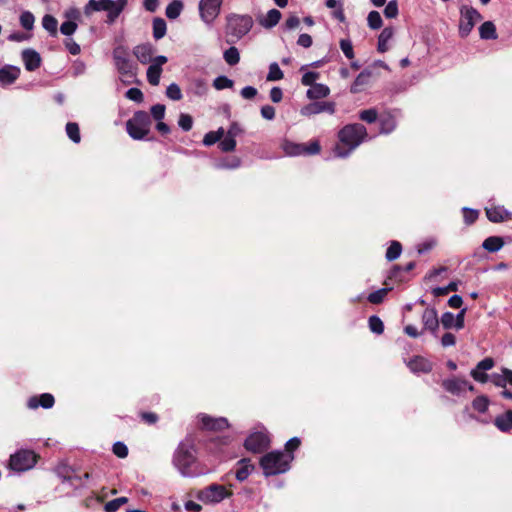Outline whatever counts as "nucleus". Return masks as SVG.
I'll use <instances>...</instances> for the list:
<instances>
[{
  "label": "nucleus",
  "mask_w": 512,
  "mask_h": 512,
  "mask_svg": "<svg viewBox=\"0 0 512 512\" xmlns=\"http://www.w3.org/2000/svg\"><path fill=\"white\" fill-rule=\"evenodd\" d=\"M368 324H369V328L370 330L375 333V334H382L383 331H384V324L382 322V320L376 316V315H372L369 317V320H368Z\"/></svg>",
  "instance_id": "obj_43"
},
{
  "label": "nucleus",
  "mask_w": 512,
  "mask_h": 512,
  "mask_svg": "<svg viewBox=\"0 0 512 512\" xmlns=\"http://www.w3.org/2000/svg\"><path fill=\"white\" fill-rule=\"evenodd\" d=\"M155 52V48L150 43H144L137 45L133 49V54L138 59V61L142 64H147L153 62V55Z\"/></svg>",
  "instance_id": "obj_19"
},
{
  "label": "nucleus",
  "mask_w": 512,
  "mask_h": 512,
  "mask_svg": "<svg viewBox=\"0 0 512 512\" xmlns=\"http://www.w3.org/2000/svg\"><path fill=\"white\" fill-rule=\"evenodd\" d=\"M53 405H54V397H53V395H51L49 393L41 394L39 397L38 396L30 397L27 402V406L30 409H36L40 406L45 409H49Z\"/></svg>",
  "instance_id": "obj_23"
},
{
  "label": "nucleus",
  "mask_w": 512,
  "mask_h": 512,
  "mask_svg": "<svg viewBox=\"0 0 512 512\" xmlns=\"http://www.w3.org/2000/svg\"><path fill=\"white\" fill-rule=\"evenodd\" d=\"M367 23H368V26L373 30H377V29L381 28L383 21H382L380 13L378 11L369 12V14L367 16Z\"/></svg>",
  "instance_id": "obj_42"
},
{
  "label": "nucleus",
  "mask_w": 512,
  "mask_h": 512,
  "mask_svg": "<svg viewBox=\"0 0 512 512\" xmlns=\"http://www.w3.org/2000/svg\"><path fill=\"white\" fill-rule=\"evenodd\" d=\"M489 400L486 396H479L472 402V406L480 413H484L488 409Z\"/></svg>",
  "instance_id": "obj_52"
},
{
  "label": "nucleus",
  "mask_w": 512,
  "mask_h": 512,
  "mask_svg": "<svg viewBox=\"0 0 512 512\" xmlns=\"http://www.w3.org/2000/svg\"><path fill=\"white\" fill-rule=\"evenodd\" d=\"M293 459V454L282 451H272L261 458L260 465L266 476H272L288 471Z\"/></svg>",
  "instance_id": "obj_4"
},
{
  "label": "nucleus",
  "mask_w": 512,
  "mask_h": 512,
  "mask_svg": "<svg viewBox=\"0 0 512 512\" xmlns=\"http://www.w3.org/2000/svg\"><path fill=\"white\" fill-rule=\"evenodd\" d=\"M359 118L362 121L373 123L377 120V111L375 109L363 110L360 112Z\"/></svg>",
  "instance_id": "obj_61"
},
{
  "label": "nucleus",
  "mask_w": 512,
  "mask_h": 512,
  "mask_svg": "<svg viewBox=\"0 0 512 512\" xmlns=\"http://www.w3.org/2000/svg\"><path fill=\"white\" fill-rule=\"evenodd\" d=\"M487 218L494 223L505 220L509 213L506 209L500 206L489 207L485 209Z\"/></svg>",
  "instance_id": "obj_27"
},
{
  "label": "nucleus",
  "mask_w": 512,
  "mask_h": 512,
  "mask_svg": "<svg viewBox=\"0 0 512 512\" xmlns=\"http://www.w3.org/2000/svg\"><path fill=\"white\" fill-rule=\"evenodd\" d=\"M234 82L226 76H218L213 81V86L216 90H223L226 88H232Z\"/></svg>",
  "instance_id": "obj_47"
},
{
  "label": "nucleus",
  "mask_w": 512,
  "mask_h": 512,
  "mask_svg": "<svg viewBox=\"0 0 512 512\" xmlns=\"http://www.w3.org/2000/svg\"><path fill=\"white\" fill-rule=\"evenodd\" d=\"M22 60L27 71H35L41 65V56L34 49H24L21 53Z\"/></svg>",
  "instance_id": "obj_18"
},
{
  "label": "nucleus",
  "mask_w": 512,
  "mask_h": 512,
  "mask_svg": "<svg viewBox=\"0 0 512 512\" xmlns=\"http://www.w3.org/2000/svg\"><path fill=\"white\" fill-rule=\"evenodd\" d=\"M443 388L453 394V395H461L467 390L473 391L474 387L467 380L464 379H446L442 383Z\"/></svg>",
  "instance_id": "obj_16"
},
{
  "label": "nucleus",
  "mask_w": 512,
  "mask_h": 512,
  "mask_svg": "<svg viewBox=\"0 0 512 512\" xmlns=\"http://www.w3.org/2000/svg\"><path fill=\"white\" fill-rule=\"evenodd\" d=\"M402 252V246L398 241H392L386 251V259L388 261L396 260Z\"/></svg>",
  "instance_id": "obj_40"
},
{
  "label": "nucleus",
  "mask_w": 512,
  "mask_h": 512,
  "mask_svg": "<svg viewBox=\"0 0 512 512\" xmlns=\"http://www.w3.org/2000/svg\"><path fill=\"white\" fill-rule=\"evenodd\" d=\"M330 94V89L327 85L316 83L312 85L306 92V95L311 100L325 98Z\"/></svg>",
  "instance_id": "obj_26"
},
{
  "label": "nucleus",
  "mask_w": 512,
  "mask_h": 512,
  "mask_svg": "<svg viewBox=\"0 0 512 512\" xmlns=\"http://www.w3.org/2000/svg\"><path fill=\"white\" fill-rule=\"evenodd\" d=\"M113 453L119 458H125L128 455V448L123 442H116L113 445Z\"/></svg>",
  "instance_id": "obj_63"
},
{
  "label": "nucleus",
  "mask_w": 512,
  "mask_h": 512,
  "mask_svg": "<svg viewBox=\"0 0 512 512\" xmlns=\"http://www.w3.org/2000/svg\"><path fill=\"white\" fill-rule=\"evenodd\" d=\"M66 133L67 136L72 140L74 143H79L81 140L80 136V130L79 126L75 122H69L66 124Z\"/></svg>",
  "instance_id": "obj_41"
},
{
  "label": "nucleus",
  "mask_w": 512,
  "mask_h": 512,
  "mask_svg": "<svg viewBox=\"0 0 512 512\" xmlns=\"http://www.w3.org/2000/svg\"><path fill=\"white\" fill-rule=\"evenodd\" d=\"M340 48L344 55L348 59L354 58V51H353V45L352 42L349 39H341L340 40Z\"/></svg>",
  "instance_id": "obj_59"
},
{
  "label": "nucleus",
  "mask_w": 512,
  "mask_h": 512,
  "mask_svg": "<svg viewBox=\"0 0 512 512\" xmlns=\"http://www.w3.org/2000/svg\"><path fill=\"white\" fill-rule=\"evenodd\" d=\"M230 495L223 485L211 484L199 491L198 499L204 503H219Z\"/></svg>",
  "instance_id": "obj_10"
},
{
  "label": "nucleus",
  "mask_w": 512,
  "mask_h": 512,
  "mask_svg": "<svg viewBox=\"0 0 512 512\" xmlns=\"http://www.w3.org/2000/svg\"><path fill=\"white\" fill-rule=\"evenodd\" d=\"M224 60L227 64L234 66L240 61V54L236 47L232 46L228 48L223 54Z\"/></svg>",
  "instance_id": "obj_39"
},
{
  "label": "nucleus",
  "mask_w": 512,
  "mask_h": 512,
  "mask_svg": "<svg viewBox=\"0 0 512 512\" xmlns=\"http://www.w3.org/2000/svg\"><path fill=\"white\" fill-rule=\"evenodd\" d=\"M21 70L17 66L5 65L0 68V83L2 85L13 84L20 76Z\"/></svg>",
  "instance_id": "obj_22"
},
{
  "label": "nucleus",
  "mask_w": 512,
  "mask_h": 512,
  "mask_svg": "<svg viewBox=\"0 0 512 512\" xmlns=\"http://www.w3.org/2000/svg\"><path fill=\"white\" fill-rule=\"evenodd\" d=\"M223 135H224L223 128H219L217 131H210L205 134V136L203 138V144L205 146H211V145L215 144L216 142L220 141L221 138L223 137Z\"/></svg>",
  "instance_id": "obj_38"
},
{
  "label": "nucleus",
  "mask_w": 512,
  "mask_h": 512,
  "mask_svg": "<svg viewBox=\"0 0 512 512\" xmlns=\"http://www.w3.org/2000/svg\"><path fill=\"white\" fill-rule=\"evenodd\" d=\"M322 112H327L329 114L335 113V103L334 102H313L305 105L301 108L300 114L302 116H311L320 114Z\"/></svg>",
  "instance_id": "obj_14"
},
{
  "label": "nucleus",
  "mask_w": 512,
  "mask_h": 512,
  "mask_svg": "<svg viewBox=\"0 0 512 512\" xmlns=\"http://www.w3.org/2000/svg\"><path fill=\"white\" fill-rule=\"evenodd\" d=\"M479 35L483 40H492L497 38L496 27L493 22L486 21L479 27Z\"/></svg>",
  "instance_id": "obj_32"
},
{
  "label": "nucleus",
  "mask_w": 512,
  "mask_h": 512,
  "mask_svg": "<svg viewBox=\"0 0 512 512\" xmlns=\"http://www.w3.org/2000/svg\"><path fill=\"white\" fill-rule=\"evenodd\" d=\"M503 245L504 240L502 237L499 236H490L486 238L482 243V247L490 253H495L499 251L503 247Z\"/></svg>",
  "instance_id": "obj_28"
},
{
  "label": "nucleus",
  "mask_w": 512,
  "mask_h": 512,
  "mask_svg": "<svg viewBox=\"0 0 512 512\" xmlns=\"http://www.w3.org/2000/svg\"><path fill=\"white\" fill-rule=\"evenodd\" d=\"M128 0H89L84 6V14L92 15L94 12H107L105 23L112 25L124 11Z\"/></svg>",
  "instance_id": "obj_3"
},
{
  "label": "nucleus",
  "mask_w": 512,
  "mask_h": 512,
  "mask_svg": "<svg viewBox=\"0 0 512 512\" xmlns=\"http://www.w3.org/2000/svg\"><path fill=\"white\" fill-rule=\"evenodd\" d=\"M372 76V72L368 69L363 70L355 79L353 84L351 85L350 91L351 93H359L363 90V88L368 85L370 78Z\"/></svg>",
  "instance_id": "obj_25"
},
{
  "label": "nucleus",
  "mask_w": 512,
  "mask_h": 512,
  "mask_svg": "<svg viewBox=\"0 0 512 512\" xmlns=\"http://www.w3.org/2000/svg\"><path fill=\"white\" fill-rule=\"evenodd\" d=\"M282 148L288 156H299L305 153V144H297L290 141H285L282 144Z\"/></svg>",
  "instance_id": "obj_34"
},
{
  "label": "nucleus",
  "mask_w": 512,
  "mask_h": 512,
  "mask_svg": "<svg viewBox=\"0 0 512 512\" xmlns=\"http://www.w3.org/2000/svg\"><path fill=\"white\" fill-rule=\"evenodd\" d=\"M38 456L32 450L21 449L10 456L9 468L16 472L32 469L37 463Z\"/></svg>",
  "instance_id": "obj_9"
},
{
  "label": "nucleus",
  "mask_w": 512,
  "mask_h": 512,
  "mask_svg": "<svg viewBox=\"0 0 512 512\" xmlns=\"http://www.w3.org/2000/svg\"><path fill=\"white\" fill-rule=\"evenodd\" d=\"M42 26L43 28L50 34L52 37H56L58 34V21L57 19L50 15L46 14L42 18Z\"/></svg>",
  "instance_id": "obj_33"
},
{
  "label": "nucleus",
  "mask_w": 512,
  "mask_h": 512,
  "mask_svg": "<svg viewBox=\"0 0 512 512\" xmlns=\"http://www.w3.org/2000/svg\"><path fill=\"white\" fill-rule=\"evenodd\" d=\"M462 211H463L464 221L467 225L473 224L479 216L478 210H474V209H471L468 207H464L462 209Z\"/></svg>",
  "instance_id": "obj_54"
},
{
  "label": "nucleus",
  "mask_w": 512,
  "mask_h": 512,
  "mask_svg": "<svg viewBox=\"0 0 512 512\" xmlns=\"http://www.w3.org/2000/svg\"><path fill=\"white\" fill-rule=\"evenodd\" d=\"M192 91L197 96H204L208 91V86L203 79H194L192 82Z\"/></svg>",
  "instance_id": "obj_46"
},
{
  "label": "nucleus",
  "mask_w": 512,
  "mask_h": 512,
  "mask_svg": "<svg viewBox=\"0 0 512 512\" xmlns=\"http://www.w3.org/2000/svg\"><path fill=\"white\" fill-rule=\"evenodd\" d=\"M236 147V140L228 135H225V137L220 140L219 148L223 152H230L233 151Z\"/></svg>",
  "instance_id": "obj_51"
},
{
  "label": "nucleus",
  "mask_w": 512,
  "mask_h": 512,
  "mask_svg": "<svg viewBox=\"0 0 512 512\" xmlns=\"http://www.w3.org/2000/svg\"><path fill=\"white\" fill-rule=\"evenodd\" d=\"M390 288H381L377 291H374L368 295V301L372 304H379L381 303L385 296L387 295Z\"/></svg>",
  "instance_id": "obj_49"
},
{
  "label": "nucleus",
  "mask_w": 512,
  "mask_h": 512,
  "mask_svg": "<svg viewBox=\"0 0 512 512\" xmlns=\"http://www.w3.org/2000/svg\"><path fill=\"white\" fill-rule=\"evenodd\" d=\"M202 427L208 430L218 431L228 427V421L224 417L213 418L206 414L199 415Z\"/></svg>",
  "instance_id": "obj_20"
},
{
  "label": "nucleus",
  "mask_w": 512,
  "mask_h": 512,
  "mask_svg": "<svg viewBox=\"0 0 512 512\" xmlns=\"http://www.w3.org/2000/svg\"><path fill=\"white\" fill-rule=\"evenodd\" d=\"M396 127L395 118L390 115H384L380 118V132L384 134L391 133Z\"/></svg>",
  "instance_id": "obj_36"
},
{
  "label": "nucleus",
  "mask_w": 512,
  "mask_h": 512,
  "mask_svg": "<svg viewBox=\"0 0 512 512\" xmlns=\"http://www.w3.org/2000/svg\"><path fill=\"white\" fill-rule=\"evenodd\" d=\"M495 426L502 432H509L512 429V410H507L504 415L496 417Z\"/></svg>",
  "instance_id": "obj_31"
},
{
  "label": "nucleus",
  "mask_w": 512,
  "mask_h": 512,
  "mask_svg": "<svg viewBox=\"0 0 512 512\" xmlns=\"http://www.w3.org/2000/svg\"><path fill=\"white\" fill-rule=\"evenodd\" d=\"M128 502L127 497H119L107 502L104 506L106 512H116L122 505Z\"/></svg>",
  "instance_id": "obj_45"
},
{
  "label": "nucleus",
  "mask_w": 512,
  "mask_h": 512,
  "mask_svg": "<svg viewBox=\"0 0 512 512\" xmlns=\"http://www.w3.org/2000/svg\"><path fill=\"white\" fill-rule=\"evenodd\" d=\"M245 448L254 453H260L269 445V437L264 432H254L245 440Z\"/></svg>",
  "instance_id": "obj_12"
},
{
  "label": "nucleus",
  "mask_w": 512,
  "mask_h": 512,
  "mask_svg": "<svg viewBox=\"0 0 512 512\" xmlns=\"http://www.w3.org/2000/svg\"><path fill=\"white\" fill-rule=\"evenodd\" d=\"M408 367L414 373L423 372L428 373L432 370V364L427 359L417 356L409 361Z\"/></svg>",
  "instance_id": "obj_24"
},
{
  "label": "nucleus",
  "mask_w": 512,
  "mask_h": 512,
  "mask_svg": "<svg viewBox=\"0 0 512 512\" xmlns=\"http://www.w3.org/2000/svg\"><path fill=\"white\" fill-rule=\"evenodd\" d=\"M394 30L392 27H386L382 30L378 37L377 49L379 52L384 53L388 50V42L393 37Z\"/></svg>",
  "instance_id": "obj_30"
},
{
  "label": "nucleus",
  "mask_w": 512,
  "mask_h": 512,
  "mask_svg": "<svg viewBox=\"0 0 512 512\" xmlns=\"http://www.w3.org/2000/svg\"><path fill=\"white\" fill-rule=\"evenodd\" d=\"M35 17L30 11H24L20 15V24L26 30H32L34 27Z\"/></svg>",
  "instance_id": "obj_44"
},
{
  "label": "nucleus",
  "mask_w": 512,
  "mask_h": 512,
  "mask_svg": "<svg viewBox=\"0 0 512 512\" xmlns=\"http://www.w3.org/2000/svg\"><path fill=\"white\" fill-rule=\"evenodd\" d=\"M367 130L359 123L348 124L338 133L339 144L334 148V155L338 158L348 157L366 138Z\"/></svg>",
  "instance_id": "obj_1"
},
{
  "label": "nucleus",
  "mask_w": 512,
  "mask_h": 512,
  "mask_svg": "<svg viewBox=\"0 0 512 512\" xmlns=\"http://www.w3.org/2000/svg\"><path fill=\"white\" fill-rule=\"evenodd\" d=\"M422 323L424 329L429 330L434 335H436L437 329L439 327L437 311L434 308L425 309L422 314Z\"/></svg>",
  "instance_id": "obj_21"
},
{
  "label": "nucleus",
  "mask_w": 512,
  "mask_h": 512,
  "mask_svg": "<svg viewBox=\"0 0 512 512\" xmlns=\"http://www.w3.org/2000/svg\"><path fill=\"white\" fill-rule=\"evenodd\" d=\"M117 71L123 78L132 79L135 76L133 62L130 59L128 48L117 46L112 52Z\"/></svg>",
  "instance_id": "obj_8"
},
{
  "label": "nucleus",
  "mask_w": 512,
  "mask_h": 512,
  "mask_svg": "<svg viewBox=\"0 0 512 512\" xmlns=\"http://www.w3.org/2000/svg\"><path fill=\"white\" fill-rule=\"evenodd\" d=\"M440 322L445 329H451V328L456 329V322H455L454 314L451 312L443 313L441 316Z\"/></svg>",
  "instance_id": "obj_56"
},
{
  "label": "nucleus",
  "mask_w": 512,
  "mask_h": 512,
  "mask_svg": "<svg viewBox=\"0 0 512 512\" xmlns=\"http://www.w3.org/2000/svg\"><path fill=\"white\" fill-rule=\"evenodd\" d=\"M165 106L163 104H156L151 107V115L157 121H160L165 116Z\"/></svg>",
  "instance_id": "obj_64"
},
{
  "label": "nucleus",
  "mask_w": 512,
  "mask_h": 512,
  "mask_svg": "<svg viewBox=\"0 0 512 512\" xmlns=\"http://www.w3.org/2000/svg\"><path fill=\"white\" fill-rule=\"evenodd\" d=\"M167 61V57L163 55L154 57L153 62L150 63L146 73L147 80L151 85H159L160 76L162 73V65L167 63Z\"/></svg>",
  "instance_id": "obj_13"
},
{
  "label": "nucleus",
  "mask_w": 512,
  "mask_h": 512,
  "mask_svg": "<svg viewBox=\"0 0 512 512\" xmlns=\"http://www.w3.org/2000/svg\"><path fill=\"white\" fill-rule=\"evenodd\" d=\"M398 3L396 0H391L388 2L384 9V15L386 18L392 19L398 16Z\"/></svg>",
  "instance_id": "obj_53"
},
{
  "label": "nucleus",
  "mask_w": 512,
  "mask_h": 512,
  "mask_svg": "<svg viewBox=\"0 0 512 512\" xmlns=\"http://www.w3.org/2000/svg\"><path fill=\"white\" fill-rule=\"evenodd\" d=\"M320 77V74L318 72L314 71H308L306 72L301 79V83L305 86H312L315 83V81Z\"/></svg>",
  "instance_id": "obj_60"
},
{
  "label": "nucleus",
  "mask_w": 512,
  "mask_h": 512,
  "mask_svg": "<svg viewBox=\"0 0 512 512\" xmlns=\"http://www.w3.org/2000/svg\"><path fill=\"white\" fill-rule=\"evenodd\" d=\"M254 25L252 16L248 14L230 13L226 16V34L231 42H236L247 35Z\"/></svg>",
  "instance_id": "obj_5"
},
{
  "label": "nucleus",
  "mask_w": 512,
  "mask_h": 512,
  "mask_svg": "<svg viewBox=\"0 0 512 512\" xmlns=\"http://www.w3.org/2000/svg\"><path fill=\"white\" fill-rule=\"evenodd\" d=\"M494 367V360L490 357H486L481 360L474 369L471 370L470 375L472 378L480 383H486L489 381V376L486 374L487 371Z\"/></svg>",
  "instance_id": "obj_15"
},
{
  "label": "nucleus",
  "mask_w": 512,
  "mask_h": 512,
  "mask_svg": "<svg viewBox=\"0 0 512 512\" xmlns=\"http://www.w3.org/2000/svg\"><path fill=\"white\" fill-rule=\"evenodd\" d=\"M179 127L184 131H190L193 126V119L189 114L181 113L178 120Z\"/></svg>",
  "instance_id": "obj_55"
},
{
  "label": "nucleus",
  "mask_w": 512,
  "mask_h": 512,
  "mask_svg": "<svg viewBox=\"0 0 512 512\" xmlns=\"http://www.w3.org/2000/svg\"><path fill=\"white\" fill-rule=\"evenodd\" d=\"M459 12V36L466 38L473 30L475 24L482 20V15L474 7L469 5H462Z\"/></svg>",
  "instance_id": "obj_7"
},
{
  "label": "nucleus",
  "mask_w": 512,
  "mask_h": 512,
  "mask_svg": "<svg viewBox=\"0 0 512 512\" xmlns=\"http://www.w3.org/2000/svg\"><path fill=\"white\" fill-rule=\"evenodd\" d=\"M281 19V13L277 9H271L268 11L263 19L259 20V23L264 28H272L278 24Z\"/></svg>",
  "instance_id": "obj_29"
},
{
  "label": "nucleus",
  "mask_w": 512,
  "mask_h": 512,
  "mask_svg": "<svg viewBox=\"0 0 512 512\" xmlns=\"http://www.w3.org/2000/svg\"><path fill=\"white\" fill-rule=\"evenodd\" d=\"M167 31V25L164 19L155 18L153 20V37L155 40L162 39Z\"/></svg>",
  "instance_id": "obj_37"
},
{
  "label": "nucleus",
  "mask_w": 512,
  "mask_h": 512,
  "mask_svg": "<svg viewBox=\"0 0 512 512\" xmlns=\"http://www.w3.org/2000/svg\"><path fill=\"white\" fill-rule=\"evenodd\" d=\"M458 289V285L456 282H450L447 286L445 287H436L433 289V294L434 296H443V295H446L448 294L449 292L451 291H457Z\"/></svg>",
  "instance_id": "obj_58"
},
{
  "label": "nucleus",
  "mask_w": 512,
  "mask_h": 512,
  "mask_svg": "<svg viewBox=\"0 0 512 512\" xmlns=\"http://www.w3.org/2000/svg\"><path fill=\"white\" fill-rule=\"evenodd\" d=\"M151 124L152 122L147 112L137 111L126 122L127 133L135 140H142L148 135Z\"/></svg>",
  "instance_id": "obj_6"
},
{
  "label": "nucleus",
  "mask_w": 512,
  "mask_h": 512,
  "mask_svg": "<svg viewBox=\"0 0 512 512\" xmlns=\"http://www.w3.org/2000/svg\"><path fill=\"white\" fill-rule=\"evenodd\" d=\"M183 10V3L180 0H173L166 7L165 14L169 19H176Z\"/></svg>",
  "instance_id": "obj_35"
},
{
  "label": "nucleus",
  "mask_w": 512,
  "mask_h": 512,
  "mask_svg": "<svg viewBox=\"0 0 512 512\" xmlns=\"http://www.w3.org/2000/svg\"><path fill=\"white\" fill-rule=\"evenodd\" d=\"M489 381L498 387L505 388L506 384H512V371L504 369L503 374H493L489 377ZM501 394L506 398H512V392L507 389L502 390Z\"/></svg>",
  "instance_id": "obj_17"
},
{
  "label": "nucleus",
  "mask_w": 512,
  "mask_h": 512,
  "mask_svg": "<svg viewBox=\"0 0 512 512\" xmlns=\"http://www.w3.org/2000/svg\"><path fill=\"white\" fill-rule=\"evenodd\" d=\"M78 24L74 21H65L60 26V32L65 36H71L76 32Z\"/></svg>",
  "instance_id": "obj_57"
},
{
  "label": "nucleus",
  "mask_w": 512,
  "mask_h": 512,
  "mask_svg": "<svg viewBox=\"0 0 512 512\" xmlns=\"http://www.w3.org/2000/svg\"><path fill=\"white\" fill-rule=\"evenodd\" d=\"M166 96L174 101L182 99V92L178 84L171 83L166 89Z\"/></svg>",
  "instance_id": "obj_50"
},
{
  "label": "nucleus",
  "mask_w": 512,
  "mask_h": 512,
  "mask_svg": "<svg viewBox=\"0 0 512 512\" xmlns=\"http://www.w3.org/2000/svg\"><path fill=\"white\" fill-rule=\"evenodd\" d=\"M283 76H284L283 72L280 69L279 65L276 62L271 63L269 66L267 80L268 81H277V80H281L283 78Z\"/></svg>",
  "instance_id": "obj_48"
},
{
  "label": "nucleus",
  "mask_w": 512,
  "mask_h": 512,
  "mask_svg": "<svg viewBox=\"0 0 512 512\" xmlns=\"http://www.w3.org/2000/svg\"><path fill=\"white\" fill-rule=\"evenodd\" d=\"M223 0H200L199 14L201 19L211 24L219 15Z\"/></svg>",
  "instance_id": "obj_11"
},
{
  "label": "nucleus",
  "mask_w": 512,
  "mask_h": 512,
  "mask_svg": "<svg viewBox=\"0 0 512 512\" xmlns=\"http://www.w3.org/2000/svg\"><path fill=\"white\" fill-rule=\"evenodd\" d=\"M64 46L72 55H78L81 52L80 45L76 43L72 38H66L64 40Z\"/></svg>",
  "instance_id": "obj_62"
},
{
  "label": "nucleus",
  "mask_w": 512,
  "mask_h": 512,
  "mask_svg": "<svg viewBox=\"0 0 512 512\" xmlns=\"http://www.w3.org/2000/svg\"><path fill=\"white\" fill-rule=\"evenodd\" d=\"M173 463L183 476L194 477L199 474L195 468V446L191 439L180 442L174 452Z\"/></svg>",
  "instance_id": "obj_2"
}]
</instances>
